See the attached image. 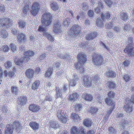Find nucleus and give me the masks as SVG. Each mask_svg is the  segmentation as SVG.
Instances as JSON below:
<instances>
[{"label":"nucleus","instance_id":"1","mask_svg":"<svg viewBox=\"0 0 134 134\" xmlns=\"http://www.w3.org/2000/svg\"><path fill=\"white\" fill-rule=\"evenodd\" d=\"M77 58L78 62L76 64L75 66L77 70L82 73L84 70L82 65L86 60V55L82 53H80L78 55Z\"/></svg>","mask_w":134,"mask_h":134},{"label":"nucleus","instance_id":"2","mask_svg":"<svg viewBox=\"0 0 134 134\" xmlns=\"http://www.w3.org/2000/svg\"><path fill=\"white\" fill-rule=\"evenodd\" d=\"M41 22L43 25L47 26L51 25L52 21V16L49 12H45L42 15Z\"/></svg>","mask_w":134,"mask_h":134},{"label":"nucleus","instance_id":"3","mask_svg":"<svg viewBox=\"0 0 134 134\" xmlns=\"http://www.w3.org/2000/svg\"><path fill=\"white\" fill-rule=\"evenodd\" d=\"M81 31L80 26L79 25H75L71 27L68 34L70 37H75L78 35Z\"/></svg>","mask_w":134,"mask_h":134},{"label":"nucleus","instance_id":"4","mask_svg":"<svg viewBox=\"0 0 134 134\" xmlns=\"http://www.w3.org/2000/svg\"><path fill=\"white\" fill-rule=\"evenodd\" d=\"M12 23L11 20L4 17L0 19V28L4 29L6 28L10 27Z\"/></svg>","mask_w":134,"mask_h":134},{"label":"nucleus","instance_id":"5","mask_svg":"<svg viewBox=\"0 0 134 134\" xmlns=\"http://www.w3.org/2000/svg\"><path fill=\"white\" fill-rule=\"evenodd\" d=\"M103 60V57L102 55L97 54L93 57L92 62L94 65L99 66L102 64Z\"/></svg>","mask_w":134,"mask_h":134},{"label":"nucleus","instance_id":"6","mask_svg":"<svg viewBox=\"0 0 134 134\" xmlns=\"http://www.w3.org/2000/svg\"><path fill=\"white\" fill-rule=\"evenodd\" d=\"M115 93L114 92L111 91L107 94L108 98L105 99V102L108 105L110 104L113 107H114L115 105V102L112 101V99L114 98Z\"/></svg>","mask_w":134,"mask_h":134},{"label":"nucleus","instance_id":"7","mask_svg":"<svg viewBox=\"0 0 134 134\" xmlns=\"http://www.w3.org/2000/svg\"><path fill=\"white\" fill-rule=\"evenodd\" d=\"M40 8V5L39 3L36 2L33 4L31 8L30 12L31 14L36 16L39 12Z\"/></svg>","mask_w":134,"mask_h":134},{"label":"nucleus","instance_id":"8","mask_svg":"<svg viewBox=\"0 0 134 134\" xmlns=\"http://www.w3.org/2000/svg\"><path fill=\"white\" fill-rule=\"evenodd\" d=\"M67 85L65 84L64 85V87L62 88H61V89L58 87H56L55 89L56 91V98H61L62 97V93H65V92L67 90Z\"/></svg>","mask_w":134,"mask_h":134},{"label":"nucleus","instance_id":"9","mask_svg":"<svg viewBox=\"0 0 134 134\" xmlns=\"http://www.w3.org/2000/svg\"><path fill=\"white\" fill-rule=\"evenodd\" d=\"M65 113L63 111V109L61 111H58L57 113V117L60 121L64 123L67 121V118L65 116Z\"/></svg>","mask_w":134,"mask_h":134},{"label":"nucleus","instance_id":"10","mask_svg":"<svg viewBox=\"0 0 134 134\" xmlns=\"http://www.w3.org/2000/svg\"><path fill=\"white\" fill-rule=\"evenodd\" d=\"M131 122V121H127L126 119H123L122 121L120 123V128L122 130L125 129L126 127H127L131 126L130 123Z\"/></svg>","mask_w":134,"mask_h":134},{"label":"nucleus","instance_id":"11","mask_svg":"<svg viewBox=\"0 0 134 134\" xmlns=\"http://www.w3.org/2000/svg\"><path fill=\"white\" fill-rule=\"evenodd\" d=\"M93 84L90 77L87 76H85L83 79V85L85 87H89L92 86Z\"/></svg>","mask_w":134,"mask_h":134},{"label":"nucleus","instance_id":"12","mask_svg":"<svg viewBox=\"0 0 134 134\" xmlns=\"http://www.w3.org/2000/svg\"><path fill=\"white\" fill-rule=\"evenodd\" d=\"M34 53L33 51H32L29 50L25 52L24 54L26 57H23L24 58V60L25 62L27 63L30 60V57H32L34 54Z\"/></svg>","mask_w":134,"mask_h":134},{"label":"nucleus","instance_id":"13","mask_svg":"<svg viewBox=\"0 0 134 134\" xmlns=\"http://www.w3.org/2000/svg\"><path fill=\"white\" fill-rule=\"evenodd\" d=\"M124 52L127 54L129 56L134 57V47H126L124 50Z\"/></svg>","mask_w":134,"mask_h":134},{"label":"nucleus","instance_id":"14","mask_svg":"<svg viewBox=\"0 0 134 134\" xmlns=\"http://www.w3.org/2000/svg\"><path fill=\"white\" fill-rule=\"evenodd\" d=\"M12 127H13V129H15L16 131L18 132L20 131L22 128L21 125L20 124L19 122L18 121L14 122L12 125Z\"/></svg>","mask_w":134,"mask_h":134},{"label":"nucleus","instance_id":"15","mask_svg":"<svg viewBox=\"0 0 134 134\" xmlns=\"http://www.w3.org/2000/svg\"><path fill=\"white\" fill-rule=\"evenodd\" d=\"M12 127H13V129H15L16 131L18 132L20 131L22 128L21 125L20 124L19 122L18 121L14 122L12 125Z\"/></svg>","mask_w":134,"mask_h":134},{"label":"nucleus","instance_id":"16","mask_svg":"<svg viewBox=\"0 0 134 134\" xmlns=\"http://www.w3.org/2000/svg\"><path fill=\"white\" fill-rule=\"evenodd\" d=\"M79 79L78 76L76 74H75L73 75L72 79L70 80V85L72 86H75Z\"/></svg>","mask_w":134,"mask_h":134},{"label":"nucleus","instance_id":"17","mask_svg":"<svg viewBox=\"0 0 134 134\" xmlns=\"http://www.w3.org/2000/svg\"><path fill=\"white\" fill-rule=\"evenodd\" d=\"M79 96V95L77 93H74L69 95L68 99L71 101L74 102L78 98Z\"/></svg>","mask_w":134,"mask_h":134},{"label":"nucleus","instance_id":"18","mask_svg":"<svg viewBox=\"0 0 134 134\" xmlns=\"http://www.w3.org/2000/svg\"><path fill=\"white\" fill-rule=\"evenodd\" d=\"M91 80L92 83L96 85L98 84L100 82V77L99 75H94L91 77Z\"/></svg>","mask_w":134,"mask_h":134},{"label":"nucleus","instance_id":"19","mask_svg":"<svg viewBox=\"0 0 134 134\" xmlns=\"http://www.w3.org/2000/svg\"><path fill=\"white\" fill-rule=\"evenodd\" d=\"M30 110L34 112H36L40 109V106L36 104H31L29 107Z\"/></svg>","mask_w":134,"mask_h":134},{"label":"nucleus","instance_id":"20","mask_svg":"<svg viewBox=\"0 0 134 134\" xmlns=\"http://www.w3.org/2000/svg\"><path fill=\"white\" fill-rule=\"evenodd\" d=\"M18 41L20 42H25L26 39V36L22 33H19L17 37Z\"/></svg>","mask_w":134,"mask_h":134},{"label":"nucleus","instance_id":"21","mask_svg":"<svg viewBox=\"0 0 134 134\" xmlns=\"http://www.w3.org/2000/svg\"><path fill=\"white\" fill-rule=\"evenodd\" d=\"M96 32H92L87 34L86 36V39L87 40H93L97 36Z\"/></svg>","mask_w":134,"mask_h":134},{"label":"nucleus","instance_id":"22","mask_svg":"<svg viewBox=\"0 0 134 134\" xmlns=\"http://www.w3.org/2000/svg\"><path fill=\"white\" fill-rule=\"evenodd\" d=\"M13 127L12 124L7 125L4 130L5 134H12Z\"/></svg>","mask_w":134,"mask_h":134},{"label":"nucleus","instance_id":"23","mask_svg":"<svg viewBox=\"0 0 134 134\" xmlns=\"http://www.w3.org/2000/svg\"><path fill=\"white\" fill-rule=\"evenodd\" d=\"M60 24L59 22H55L53 27V31L55 33L60 32Z\"/></svg>","mask_w":134,"mask_h":134},{"label":"nucleus","instance_id":"24","mask_svg":"<svg viewBox=\"0 0 134 134\" xmlns=\"http://www.w3.org/2000/svg\"><path fill=\"white\" fill-rule=\"evenodd\" d=\"M58 56L59 58H63L65 60H70L71 58V56L70 55L67 54H58Z\"/></svg>","mask_w":134,"mask_h":134},{"label":"nucleus","instance_id":"25","mask_svg":"<svg viewBox=\"0 0 134 134\" xmlns=\"http://www.w3.org/2000/svg\"><path fill=\"white\" fill-rule=\"evenodd\" d=\"M82 97L84 99L89 101H91L93 98L91 94L86 93H84L82 94Z\"/></svg>","mask_w":134,"mask_h":134},{"label":"nucleus","instance_id":"26","mask_svg":"<svg viewBox=\"0 0 134 134\" xmlns=\"http://www.w3.org/2000/svg\"><path fill=\"white\" fill-rule=\"evenodd\" d=\"M115 20L116 18H114L110 22L107 23L105 25L106 28L108 29H111L112 27L114 25V23L115 22L114 20Z\"/></svg>","mask_w":134,"mask_h":134},{"label":"nucleus","instance_id":"27","mask_svg":"<svg viewBox=\"0 0 134 134\" xmlns=\"http://www.w3.org/2000/svg\"><path fill=\"white\" fill-rule=\"evenodd\" d=\"M29 125L34 130H36L38 129L39 126V124L35 122H31L29 124Z\"/></svg>","mask_w":134,"mask_h":134},{"label":"nucleus","instance_id":"28","mask_svg":"<svg viewBox=\"0 0 134 134\" xmlns=\"http://www.w3.org/2000/svg\"><path fill=\"white\" fill-rule=\"evenodd\" d=\"M18 103L21 105H24L26 103L27 101L26 98L24 96H21L18 98Z\"/></svg>","mask_w":134,"mask_h":134},{"label":"nucleus","instance_id":"29","mask_svg":"<svg viewBox=\"0 0 134 134\" xmlns=\"http://www.w3.org/2000/svg\"><path fill=\"white\" fill-rule=\"evenodd\" d=\"M25 72L27 76L29 78L32 77L34 76V71L32 69H28Z\"/></svg>","mask_w":134,"mask_h":134},{"label":"nucleus","instance_id":"30","mask_svg":"<svg viewBox=\"0 0 134 134\" xmlns=\"http://www.w3.org/2000/svg\"><path fill=\"white\" fill-rule=\"evenodd\" d=\"M50 125L51 127L55 129L59 128V125L57 121H54L50 122Z\"/></svg>","mask_w":134,"mask_h":134},{"label":"nucleus","instance_id":"31","mask_svg":"<svg viewBox=\"0 0 134 134\" xmlns=\"http://www.w3.org/2000/svg\"><path fill=\"white\" fill-rule=\"evenodd\" d=\"M29 5H26L23 9V15L25 16L29 13Z\"/></svg>","mask_w":134,"mask_h":134},{"label":"nucleus","instance_id":"32","mask_svg":"<svg viewBox=\"0 0 134 134\" xmlns=\"http://www.w3.org/2000/svg\"><path fill=\"white\" fill-rule=\"evenodd\" d=\"M40 84V82L39 80L35 81L32 85V88L34 90L37 89Z\"/></svg>","mask_w":134,"mask_h":134},{"label":"nucleus","instance_id":"33","mask_svg":"<svg viewBox=\"0 0 134 134\" xmlns=\"http://www.w3.org/2000/svg\"><path fill=\"white\" fill-rule=\"evenodd\" d=\"M120 18L123 21H126L127 20L128 16L127 13L124 12H121L120 14Z\"/></svg>","mask_w":134,"mask_h":134},{"label":"nucleus","instance_id":"34","mask_svg":"<svg viewBox=\"0 0 134 134\" xmlns=\"http://www.w3.org/2000/svg\"><path fill=\"white\" fill-rule=\"evenodd\" d=\"M14 62L16 65L19 66H21L22 65L23 62H25V61L24 60V58L23 57L19 59L18 60L16 61V60H15Z\"/></svg>","mask_w":134,"mask_h":134},{"label":"nucleus","instance_id":"35","mask_svg":"<svg viewBox=\"0 0 134 134\" xmlns=\"http://www.w3.org/2000/svg\"><path fill=\"white\" fill-rule=\"evenodd\" d=\"M97 24L98 26L102 27L103 26L104 24V20H101L100 19L98 18L97 20Z\"/></svg>","mask_w":134,"mask_h":134},{"label":"nucleus","instance_id":"36","mask_svg":"<svg viewBox=\"0 0 134 134\" xmlns=\"http://www.w3.org/2000/svg\"><path fill=\"white\" fill-rule=\"evenodd\" d=\"M11 90L13 94L17 95L18 94V89L15 86H13L11 87Z\"/></svg>","mask_w":134,"mask_h":134},{"label":"nucleus","instance_id":"37","mask_svg":"<svg viewBox=\"0 0 134 134\" xmlns=\"http://www.w3.org/2000/svg\"><path fill=\"white\" fill-rule=\"evenodd\" d=\"M51 9L55 11L58 10L59 8V7L58 4L55 2L52 3L50 5Z\"/></svg>","mask_w":134,"mask_h":134},{"label":"nucleus","instance_id":"38","mask_svg":"<svg viewBox=\"0 0 134 134\" xmlns=\"http://www.w3.org/2000/svg\"><path fill=\"white\" fill-rule=\"evenodd\" d=\"M71 134H78L79 133V129L76 126H73L71 129Z\"/></svg>","mask_w":134,"mask_h":134},{"label":"nucleus","instance_id":"39","mask_svg":"<svg viewBox=\"0 0 134 134\" xmlns=\"http://www.w3.org/2000/svg\"><path fill=\"white\" fill-rule=\"evenodd\" d=\"M133 38L132 37H129L128 38V40L126 42V44L128 46L127 47H130L133 45Z\"/></svg>","mask_w":134,"mask_h":134},{"label":"nucleus","instance_id":"40","mask_svg":"<svg viewBox=\"0 0 134 134\" xmlns=\"http://www.w3.org/2000/svg\"><path fill=\"white\" fill-rule=\"evenodd\" d=\"M124 110L127 113L131 112L132 110V108L127 104L124 105Z\"/></svg>","mask_w":134,"mask_h":134},{"label":"nucleus","instance_id":"41","mask_svg":"<svg viewBox=\"0 0 134 134\" xmlns=\"http://www.w3.org/2000/svg\"><path fill=\"white\" fill-rule=\"evenodd\" d=\"M19 27L21 28H24L25 27L26 24V22L23 20L19 21L18 22Z\"/></svg>","mask_w":134,"mask_h":134},{"label":"nucleus","instance_id":"42","mask_svg":"<svg viewBox=\"0 0 134 134\" xmlns=\"http://www.w3.org/2000/svg\"><path fill=\"white\" fill-rule=\"evenodd\" d=\"M101 17L102 19L105 20L106 19H109L110 17V15L108 12H107L104 15L102 14L101 15Z\"/></svg>","mask_w":134,"mask_h":134},{"label":"nucleus","instance_id":"43","mask_svg":"<svg viewBox=\"0 0 134 134\" xmlns=\"http://www.w3.org/2000/svg\"><path fill=\"white\" fill-rule=\"evenodd\" d=\"M1 36L3 38H6L8 36V33L4 30L2 29L0 32Z\"/></svg>","mask_w":134,"mask_h":134},{"label":"nucleus","instance_id":"44","mask_svg":"<svg viewBox=\"0 0 134 134\" xmlns=\"http://www.w3.org/2000/svg\"><path fill=\"white\" fill-rule=\"evenodd\" d=\"M84 124L86 127H90L91 125L92 122L88 119H85L84 121Z\"/></svg>","mask_w":134,"mask_h":134},{"label":"nucleus","instance_id":"45","mask_svg":"<svg viewBox=\"0 0 134 134\" xmlns=\"http://www.w3.org/2000/svg\"><path fill=\"white\" fill-rule=\"evenodd\" d=\"M107 85L110 88H114L116 86V85L113 82L109 81L107 83Z\"/></svg>","mask_w":134,"mask_h":134},{"label":"nucleus","instance_id":"46","mask_svg":"<svg viewBox=\"0 0 134 134\" xmlns=\"http://www.w3.org/2000/svg\"><path fill=\"white\" fill-rule=\"evenodd\" d=\"M106 75L111 77H115L116 76V74L113 71H109L106 73Z\"/></svg>","mask_w":134,"mask_h":134},{"label":"nucleus","instance_id":"47","mask_svg":"<svg viewBox=\"0 0 134 134\" xmlns=\"http://www.w3.org/2000/svg\"><path fill=\"white\" fill-rule=\"evenodd\" d=\"M53 70V68H49L46 72L45 75L46 77H49L51 74Z\"/></svg>","mask_w":134,"mask_h":134},{"label":"nucleus","instance_id":"48","mask_svg":"<svg viewBox=\"0 0 134 134\" xmlns=\"http://www.w3.org/2000/svg\"><path fill=\"white\" fill-rule=\"evenodd\" d=\"M121 27L119 26H115L113 28L114 31L115 33H119L121 30Z\"/></svg>","mask_w":134,"mask_h":134},{"label":"nucleus","instance_id":"49","mask_svg":"<svg viewBox=\"0 0 134 134\" xmlns=\"http://www.w3.org/2000/svg\"><path fill=\"white\" fill-rule=\"evenodd\" d=\"M70 20L69 19H65L63 22V24L64 26L66 27H68L70 25Z\"/></svg>","mask_w":134,"mask_h":134},{"label":"nucleus","instance_id":"50","mask_svg":"<svg viewBox=\"0 0 134 134\" xmlns=\"http://www.w3.org/2000/svg\"><path fill=\"white\" fill-rule=\"evenodd\" d=\"M71 118L74 120H80V118L78 114H72L71 115Z\"/></svg>","mask_w":134,"mask_h":134},{"label":"nucleus","instance_id":"51","mask_svg":"<svg viewBox=\"0 0 134 134\" xmlns=\"http://www.w3.org/2000/svg\"><path fill=\"white\" fill-rule=\"evenodd\" d=\"M98 110L97 108L95 107H92L90 110V112L92 114L94 115Z\"/></svg>","mask_w":134,"mask_h":134},{"label":"nucleus","instance_id":"52","mask_svg":"<svg viewBox=\"0 0 134 134\" xmlns=\"http://www.w3.org/2000/svg\"><path fill=\"white\" fill-rule=\"evenodd\" d=\"M43 36L47 37L48 39L51 41H54V39L53 37L47 32L44 33V34Z\"/></svg>","mask_w":134,"mask_h":134},{"label":"nucleus","instance_id":"53","mask_svg":"<svg viewBox=\"0 0 134 134\" xmlns=\"http://www.w3.org/2000/svg\"><path fill=\"white\" fill-rule=\"evenodd\" d=\"M38 30L40 32H43V35L44 34V33H46V32L45 28L43 27L42 26H39L38 28Z\"/></svg>","mask_w":134,"mask_h":134},{"label":"nucleus","instance_id":"54","mask_svg":"<svg viewBox=\"0 0 134 134\" xmlns=\"http://www.w3.org/2000/svg\"><path fill=\"white\" fill-rule=\"evenodd\" d=\"M9 49L8 46L7 45H4L3 46L1 50L3 51L6 52H8L9 50Z\"/></svg>","mask_w":134,"mask_h":134},{"label":"nucleus","instance_id":"55","mask_svg":"<svg viewBox=\"0 0 134 134\" xmlns=\"http://www.w3.org/2000/svg\"><path fill=\"white\" fill-rule=\"evenodd\" d=\"M108 131L110 134H115L116 132L115 129L112 127H109Z\"/></svg>","mask_w":134,"mask_h":134},{"label":"nucleus","instance_id":"56","mask_svg":"<svg viewBox=\"0 0 134 134\" xmlns=\"http://www.w3.org/2000/svg\"><path fill=\"white\" fill-rule=\"evenodd\" d=\"M80 46L82 48H85L86 47H87L88 49L90 48L91 47H90V45L89 44H87L86 45V44H85L84 43H81L80 45Z\"/></svg>","mask_w":134,"mask_h":134},{"label":"nucleus","instance_id":"57","mask_svg":"<svg viewBox=\"0 0 134 134\" xmlns=\"http://www.w3.org/2000/svg\"><path fill=\"white\" fill-rule=\"evenodd\" d=\"M2 111L4 115H7L9 113L6 107H3L2 108Z\"/></svg>","mask_w":134,"mask_h":134},{"label":"nucleus","instance_id":"58","mask_svg":"<svg viewBox=\"0 0 134 134\" xmlns=\"http://www.w3.org/2000/svg\"><path fill=\"white\" fill-rule=\"evenodd\" d=\"M10 47L11 48L13 52H15L16 51V47L15 45L13 43L10 44Z\"/></svg>","mask_w":134,"mask_h":134},{"label":"nucleus","instance_id":"59","mask_svg":"<svg viewBox=\"0 0 134 134\" xmlns=\"http://www.w3.org/2000/svg\"><path fill=\"white\" fill-rule=\"evenodd\" d=\"M124 80L126 82L130 81L131 80L130 77L127 74L124 75Z\"/></svg>","mask_w":134,"mask_h":134},{"label":"nucleus","instance_id":"60","mask_svg":"<svg viewBox=\"0 0 134 134\" xmlns=\"http://www.w3.org/2000/svg\"><path fill=\"white\" fill-rule=\"evenodd\" d=\"M75 107L76 110L77 111H80L82 108V105L80 104H76Z\"/></svg>","mask_w":134,"mask_h":134},{"label":"nucleus","instance_id":"61","mask_svg":"<svg viewBox=\"0 0 134 134\" xmlns=\"http://www.w3.org/2000/svg\"><path fill=\"white\" fill-rule=\"evenodd\" d=\"M4 65L7 69L8 68L12 66V63L10 62H7L5 63Z\"/></svg>","mask_w":134,"mask_h":134},{"label":"nucleus","instance_id":"62","mask_svg":"<svg viewBox=\"0 0 134 134\" xmlns=\"http://www.w3.org/2000/svg\"><path fill=\"white\" fill-rule=\"evenodd\" d=\"M105 3L107 4L108 6L110 7L111 6L112 4V2L110 0H104Z\"/></svg>","mask_w":134,"mask_h":134},{"label":"nucleus","instance_id":"63","mask_svg":"<svg viewBox=\"0 0 134 134\" xmlns=\"http://www.w3.org/2000/svg\"><path fill=\"white\" fill-rule=\"evenodd\" d=\"M108 36L110 38H112L113 36V33L112 31H109L107 32Z\"/></svg>","mask_w":134,"mask_h":134},{"label":"nucleus","instance_id":"64","mask_svg":"<svg viewBox=\"0 0 134 134\" xmlns=\"http://www.w3.org/2000/svg\"><path fill=\"white\" fill-rule=\"evenodd\" d=\"M130 63V62L129 61V60L126 59L125 60L123 64L125 66H128Z\"/></svg>","mask_w":134,"mask_h":134}]
</instances>
